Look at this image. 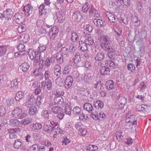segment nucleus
I'll list each match as a JSON object with an SVG mask.
<instances>
[{
  "label": "nucleus",
  "instance_id": "f257e3e1",
  "mask_svg": "<svg viewBox=\"0 0 151 151\" xmlns=\"http://www.w3.org/2000/svg\"><path fill=\"white\" fill-rule=\"evenodd\" d=\"M13 14V12L12 9H7L3 12V13H0V18H5L6 20V23L7 24H9L13 22L12 17Z\"/></svg>",
  "mask_w": 151,
  "mask_h": 151
},
{
  "label": "nucleus",
  "instance_id": "f03ea898",
  "mask_svg": "<svg viewBox=\"0 0 151 151\" xmlns=\"http://www.w3.org/2000/svg\"><path fill=\"white\" fill-rule=\"evenodd\" d=\"M28 55L31 60L35 59L38 61L41 58H43V56L39 54L37 51H34L32 49H30L28 52Z\"/></svg>",
  "mask_w": 151,
  "mask_h": 151
},
{
  "label": "nucleus",
  "instance_id": "7ed1b4c3",
  "mask_svg": "<svg viewBox=\"0 0 151 151\" xmlns=\"http://www.w3.org/2000/svg\"><path fill=\"white\" fill-rule=\"evenodd\" d=\"M59 32V29L56 26H53L50 30L49 32V36L50 39L52 40L55 39L57 36Z\"/></svg>",
  "mask_w": 151,
  "mask_h": 151
},
{
  "label": "nucleus",
  "instance_id": "20e7f679",
  "mask_svg": "<svg viewBox=\"0 0 151 151\" xmlns=\"http://www.w3.org/2000/svg\"><path fill=\"white\" fill-rule=\"evenodd\" d=\"M111 42H112L105 44L101 47L105 51H108V52H114L116 51L115 48Z\"/></svg>",
  "mask_w": 151,
  "mask_h": 151
},
{
  "label": "nucleus",
  "instance_id": "39448f33",
  "mask_svg": "<svg viewBox=\"0 0 151 151\" xmlns=\"http://www.w3.org/2000/svg\"><path fill=\"white\" fill-rule=\"evenodd\" d=\"M98 39L102 43L101 45V47L103 46L104 44H106L109 42H111V39L109 36L106 35H100L98 37Z\"/></svg>",
  "mask_w": 151,
  "mask_h": 151
},
{
  "label": "nucleus",
  "instance_id": "423d86ee",
  "mask_svg": "<svg viewBox=\"0 0 151 151\" xmlns=\"http://www.w3.org/2000/svg\"><path fill=\"white\" fill-rule=\"evenodd\" d=\"M24 11L27 17L32 16L33 10V7L29 4H27L24 6Z\"/></svg>",
  "mask_w": 151,
  "mask_h": 151
},
{
  "label": "nucleus",
  "instance_id": "0eeeda50",
  "mask_svg": "<svg viewBox=\"0 0 151 151\" xmlns=\"http://www.w3.org/2000/svg\"><path fill=\"white\" fill-rule=\"evenodd\" d=\"M41 88L43 89L50 90L52 87V83L50 79L45 80L41 83Z\"/></svg>",
  "mask_w": 151,
  "mask_h": 151
},
{
  "label": "nucleus",
  "instance_id": "6e6552de",
  "mask_svg": "<svg viewBox=\"0 0 151 151\" xmlns=\"http://www.w3.org/2000/svg\"><path fill=\"white\" fill-rule=\"evenodd\" d=\"M24 20V14L21 13H17L15 15V21L17 24L22 23Z\"/></svg>",
  "mask_w": 151,
  "mask_h": 151
},
{
  "label": "nucleus",
  "instance_id": "1a4fd4ad",
  "mask_svg": "<svg viewBox=\"0 0 151 151\" xmlns=\"http://www.w3.org/2000/svg\"><path fill=\"white\" fill-rule=\"evenodd\" d=\"M73 78L71 76H67L65 80V86L67 89L69 88L72 85Z\"/></svg>",
  "mask_w": 151,
  "mask_h": 151
},
{
  "label": "nucleus",
  "instance_id": "9d476101",
  "mask_svg": "<svg viewBox=\"0 0 151 151\" xmlns=\"http://www.w3.org/2000/svg\"><path fill=\"white\" fill-rule=\"evenodd\" d=\"M19 128L12 129L8 130V133H9V138L11 139H14L17 137V132L20 130Z\"/></svg>",
  "mask_w": 151,
  "mask_h": 151
},
{
  "label": "nucleus",
  "instance_id": "9b49d317",
  "mask_svg": "<svg viewBox=\"0 0 151 151\" xmlns=\"http://www.w3.org/2000/svg\"><path fill=\"white\" fill-rule=\"evenodd\" d=\"M110 69L106 66H102L99 69V72L101 75L103 76L106 75H109L110 74Z\"/></svg>",
  "mask_w": 151,
  "mask_h": 151
},
{
  "label": "nucleus",
  "instance_id": "f8f14e48",
  "mask_svg": "<svg viewBox=\"0 0 151 151\" xmlns=\"http://www.w3.org/2000/svg\"><path fill=\"white\" fill-rule=\"evenodd\" d=\"M57 19L59 23L63 22L65 18L64 13L62 11H59L56 13Z\"/></svg>",
  "mask_w": 151,
  "mask_h": 151
},
{
  "label": "nucleus",
  "instance_id": "ddd939ff",
  "mask_svg": "<svg viewBox=\"0 0 151 151\" xmlns=\"http://www.w3.org/2000/svg\"><path fill=\"white\" fill-rule=\"evenodd\" d=\"M58 64H61L63 62V56L60 52H58L54 55Z\"/></svg>",
  "mask_w": 151,
  "mask_h": 151
},
{
  "label": "nucleus",
  "instance_id": "4468645a",
  "mask_svg": "<svg viewBox=\"0 0 151 151\" xmlns=\"http://www.w3.org/2000/svg\"><path fill=\"white\" fill-rule=\"evenodd\" d=\"M56 96L54 99V101L55 103L57 104L60 105L63 107V105H65V103L63 102V99L61 95H55Z\"/></svg>",
  "mask_w": 151,
  "mask_h": 151
},
{
  "label": "nucleus",
  "instance_id": "2eb2a0df",
  "mask_svg": "<svg viewBox=\"0 0 151 151\" xmlns=\"http://www.w3.org/2000/svg\"><path fill=\"white\" fill-rule=\"evenodd\" d=\"M46 48L47 47L45 45L40 44L37 49V52H38L39 54L43 56V58L45 56L44 52L46 50Z\"/></svg>",
  "mask_w": 151,
  "mask_h": 151
},
{
  "label": "nucleus",
  "instance_id": "dca6fc26",
  "mask_svg": "<svg viewBox=\"0 0 151 151\" xmlns=\"http://www.w3.org/2000/svg\"><path fill=\"white\" fill-rule=\"evenodd\" d=\"M93 77L92 73H86L83 77L84 81L86 83H89L92 81Z\"/></svg>",
  "mask_w": 151,
  "mask_h": 151
},
{
  "label": "nucleus",
  "instance_id": "f3484780",
  "mask_svg": "<svg viewBox=\"0 0 151 151\" xmlns=\"http://www.w3.org/2000/svg\"><path fill=\"white\" fill-rule=\"evenodd\" d=\"M72 18L76 21L81 20L82 18L80 12L79 11L74 12L73 14Z\"/></svg>",
  "mask_w": 151,
  "mask_h": 151
},
{
  "label": "nucleus",
  "instance_id": "a211bd4d",
  "mask_svg": "<svg viewBox=\"0 0 151 151\" xmlns=\"http://www.w3.org/2000/svg\"><path fill=\"white\" fill-rule=\"evenodd\" d=\"M93 22L95 25L98 27H104L106 25L104 21H103L100 19H94Z\"/></svg>",
  "mask_w": 151,
  "mask_h": 151
},
{
  "label": "nucleus",
  "instance_id": "6ab92c4d",
  "mask_svg": "<svg viewBox=\"0 0 151 151\" xmlns=\"http://www.w3.org/2000/svg\"><path fill=\"white\" fill-rule=\"evenodd\" d=\"M89 45H87L85 41L83 42L82 41L79 42V45L78 48L80 50L85 51L88 50L89 48Z\"/></svg>",
  "mask_w": 151,
  "mask_h": 151
},
{
  "label": "nucleus",
  "instance_id": "aec40b11",
  "mask_svg": "<svg viewBox=\"0 0 151 151\" xmlns=\"http://www.w3.org/2000/svg\"><path fill=\"white\" fill-rule=\"evenodd\" d=\"M9 124L12 127H20L21 123L17 119H11L9 121Z\"/></svg>",
  "mask_w": 151,
  "mask_h": 151
},
{
  "label": "nucleus",
  "instance_id": "412c9836",
  "mask_svg": "<svg viewBox=\"0 0 151 151\" xmlns=\"http://www.w3.org/2000/svg\"><path fill=\"white\" fill-rule=\"evenodd\" d=\"M22 109L19 107H17L13 111L12 115L14 117L18 118L20 114L22 113Z\"/></svg>",
  "mask_w": 151,
  "mask_h": 151
},
{
  "label": "nucleus",
  "instance_id": "4be33fe9",
  "mask_svg": "<svg viewBox=\"0 0 151 151\" xmlns=\"http://www.w3.org/2000/svg\"><path fill=\"white\" fill-rule=\"evenodd\" d=\"M44 130L47 132V133L51 134L54 129H56L55 127L51 126L50 125H44Z\"/></svg>",
  "mask_w": 151,
  "mask_h": 151
},
{
  "label": "nucleus",
  "instance_id": "5701e85b",
  "mask_svg": "<svg viewBox=\"0 0 151 151\" xmlns=\"http://www.w3.org/2000/svg\"><path fill=\"white\" fill-rule=\"evenodd\" d=\"M93 106L98 109V111L100 110L101 111V109L104 107V104L102 101L98 100L94 102Z\"/></svg>",
  "mask_w": 151,
  "mask_h": 151
},
{
  "label": "nucleus",
  "instance_id": "b1692460",
  "mask_svg": "<svg viewBox=\"0 0 151 151\" xmlns=\"http://www.w3.org/2000/svg\"><path fill=\"white\" fill-rule=\"evenodd\" d=\"M105 86L107 90H111L114 88V82L112 80H108L106 82Z\"/></svg>",
  "mask_w": 151,
  "mask_h": 151
},
{
  "label": "nucleus",
  "instance_id": "393cba45",
  "mask_svg": "<svg viewBox=\"0 0 151 151\" xmlns=\"http://www.w3.org/2000/svg\"><path fill=\"white\" fill-rule=\"evenodd\" d=\"M30 63L29 62H24L20 66V68L24 72L27 70L30 67Z\"/></svg>",
  "mask_w": 151,
  "mask_h": 151
},
{
  "label": "nucleus",
  "instance_id": "a878e982",
  "mask_svg": "<svg viewBox=\"0 0 151 151\" xmlns=\"http://www.w3.org/2000/svg\"><path fill=\"white\" fill-rule=\"evenodd\" d=\"M83 108L84 109L86 110L87 111L92 113V111L93 109L92 105L90 103H86L84 104L83 105Z\"/></svg>",
  "mask_w": 151,
  "mask_h": 151
},
{
  "label": "nucleus",
  "instance_id": "bb28decb",
  "mask_svg": "<svg viewBox=\"0 0 151 151\" xmlns=\"http://www.w3.org/2000/svg\"><path fill=\"white\" fill-rule=\"evenodd\" d=\"M70 33L71 35L70 40L73 42H76L79 40V37L76 32L71 31Z\"/></svg>",
  "mask_w": 151,
  "mask_h": 151
},
{
  "label": "nucleus",
  "instance_id": "cd10ccee",
  "mask_svg": "<svg viewBox=\"0 0 151 151\" xmlns=\"http://www.w3.org/2000/svg\"><path fill=\"white\" fill-rule=\"evenodd\" d=\"M72 60L75 64L77 63L81 60L80 55L79 53L73 54L72 56Z\"/></svg>",
  "mask_w": 151,
  "mask_h": 151
},
{
  "label": "nucleus",
  "instance_id": "c85d7f7f",
  "mask_svg": "<svg viewBox=\"0 0 151 151\" xmlns=\"http://www.w3.org/2000/svg\"><path fill=\"white\" fill-rule=\"evenodd\" d=\"M47 8L43 5H40L39 8L40 14L41 15L42 14L45 15L47 11L46 9Z\"/></svg>",
  "mask_w": 151,
  "mask_h": 151
},
{
  "label": "nucleus",
  "instance_id": "c756f323",
  "mask_svg": "<svg viewBox=\"0 0 151 151\" xmlns=\"http://www.w3.org/2000/svg\"><path fill=\"white\" fill-rule=\"evenodd\" d=\"M22 142L20 139L15 140L13 144L14 147L15 149H19L22 145Z\"/></svg>",
  "mask_w": 151,
  "mask_h": 151
},
{
  "label": "nucleus",
  "instance_id": "7c9ffc66",
  "mask_svg": "<svg viewBox=\"0 0 151 151\" xmlns=\"http://www.w3.org/2000/svg\"><path fill=\"white\" fill-rule=\"evenodd\" d=\"M105 55L102 52H98L95 58V59L96 60L101 61L104 58Z\"/></svg>",
  "mask_w": 151,
  "mask_h": 151
},
{
  "label": "nucleus",
  "instance_id": "2f4dec72",
  "mask_svg": "<svg viewBox=\"0 0 151 151\" xmlns=\"http://www.w3.org/2000/svg\"><path fill=\"white\" fill-rule=\"evenodd\" d=\"M70 104L65 103V105H63V106H65V112L66 114L69 115L71 114V108L69 106Z\"/></svg>",
  "mask_w": 151,
  "mask_h": 151
},
{
  "label": "nucleus",
  "instance_id": "473e14b6",
  "mask_svg": "<svg viewBox=\"0 0 151 151\" xmlns=\"http://www.w3.org/2000/svg\"><path fill=\"white\" fill-rule=\"evenodd\" d=\"M72 70V65L70 64H68L65 66L63 72L64 74H68Z\"/></svg>",
  "mask_w": 151,
  "mask_h": 151
},
{
  "label": "nucleus",
  "instance_id": "72a5a7b5",
  "mask_svg": "<svg viewBox=\"0 0 151 151\" xmlns=\"http://www.w3.org/2000/svg\"><path fill=\"white\" fill-rule=\"evenodd\" d=\"M105 64L106 66L109 67L112 69L114 68L115 66L114 63L110 60H106Z\"/></svg>",
  "mask_w": 151,
  "mask_h": 151
},
{
  "label": "nucleus",
  "instance_id": "f704fd0d",
  "mask_svg": "<svg viewBox=\"0 0 151 151\" xmlns=\"http://www.w3.org/2000/svg\"><path fill=\"white\" fill-rule=\"evenodd\" d=\"M76 49V46L75 44H70L69 46V53L72 54L74 53Z\"/></svg>",
  "mask_w": 151,
  "mask_h": 151
},
{
  "label": "nucleus",
  "instance_id": "c9c22d12",
  "mask_svg": "<svg viewBox=\"0 0 151 151\" xmlns=\"http://www.w3.org/2000/svg\"><path fill=\"white\" fill-rule=\"evenodd\" d=\"M37 113V108L35 106H32L31 108L28 109V113L30 115H33Z\"/></svg>",
  "mask_w": 151,
  "mask_h": 151
},
{
  "label": "nucleus",
  "instance_id": "e433bc0d",
  "mask_svg": "<svg viewBox=\"0 0 151 151\" xmlns=\"http://www.w3.org/2000/svg\"><path fill=\"white\" fill-rule=\"evenodd\" d=\"M62 110V108L61 107L55 106L52 107L51 111L55 114H58L60 112H61Z\"/></svg>",
  "mask_w": 151,
  "mask_h": 151
},
{
  "label": "nucleus",
  "instance_id": "4c0bfd02",
  "mask_svg": "<svg viewBox=\"0 0 151 151\" xmlns=\"http://www.w3.org/2000/svg\"><path fill=\"white\" fill-rule=\"evenodd\" d=\"M98 149L97 146L90 145L86 147V151H95Z\"/></svg>",
  "mask_w": 151,
  "mask_h": 151
},
{
  "label": "nucleus",
  "instance_id": "58836bf2",
  "mask_svg": "<svg viewBox=\"0 0 151 151\" xmlns=\"http://www.w3.org/2000/svg\"><path fill=\"white\" fill-rule=\"evenodd\" d=\"M52 73L49 70H46L45 71L44 73V76L45 80H48L50 79L52 76Z\"/></svg>",
  "mask_w": 151,
  "mask_h": 151
},
{
  "label": "nucleus",
  "instance_id": "ea45409f",
  "mask_svg": "<svg viewBox=\"0 0 151 151\" xmlns=\"http://www.w3.org/2000/svg\"><path fill=\"white\" fill-rule=\"evenodd\" d=\"M86 44L89 45V47H90L91 45H92L93 43V40L91 37H88L84 40Z\"/></svg>",
  "mask_w": 151,
  "mask_h": 151
},
{
  "label": "nucleus",
  "instance_id": "a19ab883",
  "mask_svg": "<svg viewBox=\"0 0 151 151\" xmlns=\"http://www.w3.org/2000/svg\"><path fill=\"white\" fill-rule=\"evenodd\" d=\"M17 48L18 50L21 53L25 51V45L19 43L17 46Z\"/></svg>",
  "mask_w": 151,
  "mask_h": 151
},
{
  "label": "nucleus",
  "instance_id": "79ce46f5",
  "mask_svg": "<svg viewBox=\"0 0 151 151\" xmlns=\"http://www.w3.org/2000/svg\"><path fill=\"white\" fill-rule=\"evenodd\" d=\"M7 51V47L5 46H0V57L4 55Z\"/></svg>",
  "mask_w": 151,
  "mask_h": 151
},
{
  "label": "nucleus",
  "instance_id": "37998d69",
  "mask_svg": "<svg viewBox=\"0 0 151 151\" xmlns=\"http://www.w3.org/2000/svg\"><path fill=\"white\" fill-rule=\"evenodd\" d=\"M87 132V130L83 128H80L79 129L78 133L81 136H84L86 135Z\"/></svg>",
  "mask_w": 151,
  "mask_h": 151
},
{
  "label": "nucleus",
  "instance_id": "c03bdc74",
  "mask_svg": "<svg viewBox=\"0 0 151 151\" xmlns=\"http://www.w3.org/2000/svg\"><path fill=\"white\" fill-rule=\"evenodd\" d=\"M40 149V146L38 144H34L31 147L29 151H39Z\"/></svg>",
  "mask_w": 151,
  "mask_h": 151
},
{
  "label": "nucleus",
  "instance_id": "a18cd8bd",
  "mask_svg": "<svg viewBox=\"0 0 151 151\" xmlns=\"http://www.w3.org/2000/svg\"><path fill=\"white\" fill-rule=\"evenodd\" d=\"M91 91L89 89L84 88H81L80 90V94H89L90 93H91Z\"/></svg>",
  "mask_w": 151,
  "mask_h": 151
},
{
  "label": "nucleus",
  "instance_id": "49530a36",
  "mask_svg": "<svg viewBox=\"0 0 151 151\" xmlns=\"http://www.w3.org/2000/svg\"><path fill=\"white\" fill-rule=\"evenodd\" d=\"M17 31L18 32L21 33L25 31V26L24 24L19 26L17 28Z\"/></svg>",
  "mask_w": 151,
  "mask_h": 151
},
{
  "label": "nucleus",
  "instance_id": "de8ad7c7",
  "mask_svg": "<svg viewBox=\"0 0 151 151\" xmlns=\"http://www.w3.org/2000/svg\"><path fill=\"white\" fill-rule=\"evenodd\" d=\"M60 51L61 53L65 55H67L69 53L68 48L65 47H62Z\"/></svg>",
  "mask_w": 151,
  "mask_h": 151
},
{
  "label": "nucleus",
  "instance_id": "09e8293b",
  "mask_svg": "<svg viewBox=\"0 0 151 151\" xmlns=\"http://www.w3.org/2000/svg\"><path fill=\"white\" fill-rule=\"evenodd\" d=\"M31 121L30 119L27 117L24 119L22 120L21 123L24 126L27 125L30 123Z\"/></svg>",
  "mask_w": 151,
  "mask_h": 151
},
{
  "label": "nucleus",
  "instance_id": "8fccbe9b",
  "mask_svg": "<svg viewBox=\"0 0 151 151\" xmlns=\"http://www.w3.org/2000/svg\"><path fill=\"white\" fill-rule=\"evenodd\" d=\"M81 109L78 106H76L74 108L73 110V113L76 115L79 114L81 112Z\"/></svg>",
  "mask_w": 151,
  "mask_h": 151
},
{
  "label": "nucleus",
  "instance_id": "3c124183",
  "mask_svg": "<svg viewBox=\"0 0 151 151\" xmlns=\"http://www.w3.org/2000/svg\"><path fill=\"white\" fill-rule=\"evenodd\" d=\"M56 84L59 86H62L63 85L62 79L60 77H58L55 80Z\"/></svg>",
  "mask_w": 151,
  "mask_h": 151
},
{
  "label": "nucleus",
  "instance_id": "603ef678",
  "mask_svg": "<svg viewBox=\"0 0 151 151\" xmlns=\"http://www.w3.org/2000/svg\"><path fill=\"white\" fill-rule=\"evenodd\" d=\"M44 99L42 96H38L37 97L36 102L38 104H40L41 103L44 102Z\"/></svg>",
  "mask_w": 151,
  "mask_h": 151
},
{
  "label": "nucleus",
  "instance_id": "864d4df0",
  "mask_svg": "<svg viewBox=\"0 0 151 151\" xmlns=\"http://www.w3.org/2000/svg\"><path fill=\"white\" fill-rule=\"evenodd\" d=\"M127 67L128 70H130L132 72H133L135 69V65L132 63L129 64L128 65Z\"/></svg>",
  "mask_w": 151,
  "mask_h": 151
},
{
  "label": "nucleus",
  "instance_id": "5fc2aeb1",
  "mask_svg": "<svg viewBox=\"0 0 151 151\" xmlns=\"http://www.w3.org/2000/svg\"><path fill=\"white\" fill-rule=\"evenodd\" d=\"M89 8L88 3V2L86 3L85 4L82 8V10L83 12L86 13L87 12Z\"/></svg>",
  "mask_w": 151,
  "mask_h": 151
},
{
  "label": "nucleus",
  "instance_id": "6e6d98bb",
  "mask_svg": "<svg viewBox=\"0 0 151 151\" xmlns=\"http://www.w3.org/2000/svg\"><path fill=\"white\" fill-rule=\"evenodd\" d=\"M6 112L5 108L3 106H0V116L4 115Z\"/></svg>",
  "mask_w": 151,
  "mask_h": 151
},
{
  "label": "nucleus",
  "instance_id": "4d7b16f0",
  "mask_svg": "<svg viewBox=\"0 0 151 151\" xmlns=\"http://www.w3.org/2000/svg\"><path fill=\"white\" fill-rule=\"evenodd\" d=\"M73 76L76 78V80H77V78H79V74L78 71L76 69L73 70Z\"/></svg>",
  "mask_w": 151,
  "mask_h": 151
},
{
  "label": "nucleus",
  "instance_id": "13d9d810",
  "mask_svg": "<svg viewBox=\"0 0 151 151\" xmlns=\"http://www.w3.org/2000/svg\"><path fill=\"white\" fill-rule=\"evenodd\" d=\"M33 127L35 129L37 130H40L41 129L42 126L40 124L36 123L35 124H33Z\"/></svg>",
  "mask_w": 151,
  "mask_h": 151
},
{
  "label": "nucleus",
  "instance_id": "bf43d9fd",
  "mask_svg": "<svg viewBox=\"0 0 151 151\" xmlns=\"http://www.w3.org/2000/svg\"><path fill=\"white\" fill-rule=\"evenodd\" d=\"M122 133L121 131L118 132L116 135V138L117 140L119 141H120L123 137V136L122 135Z\"/></svg>",
  "mask_w": 151,
  "mask_h": 151
},
{
  "label": "nucleus",
  "instance_id": "052dcab7",
  "mask_svg": "<svg viewBox=\"0 0 151 151\" xmlns=\"http://www.w3.org/2000/svg\"><path fill=\"white\" fill-rule=\"evenodd\" d=\"M96 12H97L96 9L94 8L91 7L89 12V15L91 16H93L94 15H95V14H96Z\"/></svg>",
  "mask_w": 151,
  "mask_h": 151
},
{
  "label": "nucleus",
  "instance_id": "680f3d73",
  "mask_svg": "<svg viewBox=\"0 0 151 151\" xmlns=\"http://www.w3.org/2000/svg\"><path fill=\"white\" fill-rule=\"evenodd\" d=\"M84 27L86 30L89 32H92L93 30V28L92 26H90L89 24H87L85 25Z\"/></svg>",
  "mask_w": 151,
  "mask_h": 151
},
{
  "label": "nucleus",
  "instance_id": "e2e57ef3",
  "mask_svg": "<svg viewBox=\"0 0 151 151\" xmlns=\"http://www.w3.org/2000/svg\"><path fill=\"white\" fill-rule=\"evenodd\" d=\"M42 115L45 117L46 119H49V115L47 111H43L42 112Z\"/></svg>",
  "mask_w": 151,
  "mask_h": 151
},
{
  "label": "nucleus",
  "instance_id": "0e129e2a",
  "mask_svg": "<svg viewBox=\"0 0 151 151\" xmlns=\"http://www.w3.org/2000/svg\"><path fill=\"white\" fill-rule=\"evenodd\" d=\"M38 30L39 32L42 35H45L46 32V29L42 27L39 28L38 29Z\"/></svg>",
  "mask_w": 151,
  "mask_h": 151
},
{
  "label": "nucleus",
  "instance_id": "69168bd1",
  "mask_svg": "<svg viewBox=\"0 0 151 151\" xmlns=\"http://www.w3.org/2000/svg\"><path fill=\"white\" fill-rule=\"evenodd\" d=\"M50 65V61L49 58H47L45 60V67L48 68Z\"/></svg>",
  "mask_w": 151,
  "mask_h": 151
},
{
  "label": "nucleus",
  "instance_id": "338daca9",
  "mask_svg": "<svg viewBox=\"0 0 151 151\" xmlns=\"http://www.w3.org/2000/svg\"><path fill=\"white\" fill-rule=\"evenodd\" d=\"M93 88H96L99 87L100 85L101 84V83L100 82V81H95L93 82Z\"/></svg>",
  "mask_w": 151,
  "mask_h": 151
},
{
  "label": "nucleus",
  "instance_id": "774afa93",
  "mask_svg": "<svg viewBox=\"0 0 151 151\" xmlns=\"http://www.w3.org/2000/svg\"><path fill=\"white\" fill-rule=\"evenodd\" d=\"M130 0H122V2L125 6H129L130 5Z\"/></svg>",
  "mask_w": 151,
  "mask_h": 151
}]
</instances>
